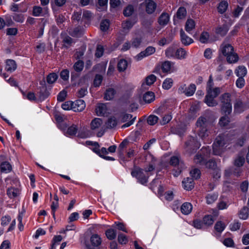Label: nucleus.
Returning a JSON list of instances; mask_svg holds the SVG:
<instances>
[{"mask_svg": "<svg viewBox=\"0 0 249 249\" xmlns=\"http://www.w3.org/2000/svg\"><path fill=\"white\" fill-rule=\"evenodd\" d=\"M226 228L225 224L222 221H218L214 226V229L218 232H222Z\"/></svg>", "mask_w": 249, "mask_h": 249, "instance_id": "de8ad7c7", "label": "nucleus"}, {"mask_svg": "<svg viewBox=\"0 0 249 249\" xmlns=\"http://www.w3.org/2000/svg\"><path fill=\"white\" fill-rule=\"evenodd\" d=\"M249 215V209L247 207H244L239 212V216L242 219H246Z\"/></svg>", "mask_w": 249, "mask_h": 249, "instance_id": "2f4dec72", "label": "nucleus"}, {"mask_svg": "<svg viewBox=\"0 0 249 249\" xmlns=\"http://www.w3.org/2000/svg\"><path fill=\"white\" fill-rule=\"evenodd\" d=\"M155 99V94L152 91H147L143 95V100L145 103L149 104L154 101Z\"/></svg>", "mask_w": 249, "mask_h": 249, "instance_id": "6ab92c4d", "label": "nucleus"}, {"mask_svg": "<svg viewBox=\"0 0 249 249\" xmlns=\"http://www.w3.org/2000/svg\"><path fill=\"white\" fill-rule=\"evenodd\" d=\"M177 49L174 47H169L165 51V55L168 58H175Z\"/></svg>", "mask_w": 249, "mask_h": 249, "instance_id": "72a5a7b5", "label": "nucleus"}, {"mask_svg": "<svg viewBox=\"0 0 249 249\" xmlns=\"http://www.w3.org/2000/svg\"><path fill=\"white\" fill-rule=\"evenodd\" d=\"M187 55V52L183 48L177 49L175 59H184L186 58Z\"/></svg>", "mask_w": 249, "mask_h": 249, "instance_id": "5701e85b", "label": "nucleus"}, {"mask_svg": "<svg viewBox=\"0 0 249 249\" xmlns=\"http://www.w3.org/2000/svg\"><path fill=\"white\" fill-rule=\"evenodd\" d=\"M127 67V62L124 59H121L117 65L118 70L119 71H123L126 70Z\"/></svg>", "mask_w": 249, "mask_h": 249, "instance_id": "79ce46f5", "label": "nucleus"}, {"mask_svg": "<svg viewBox=\"0 0 249 249\" xmlns=\"http://www.w3.org/2000/svg\"><path fill=\"white\" fill-rule=\"evenodd\" d=\"M48 14V8H42L40 6H35L33 8L32 14L35 17H43Z\"/></svg>", "mask_w": 249, "mask_h": 249, "instance_id": "9d476101", "label": "nucleus"}, {"mask_svg": "<svg viewBox=\"0 0 249 249\" xmlns=\"http://www.w3.org/2000/svg\"><path fill=\"white\" fill-rule=\"evenodd\" d=\"M106 234L107 238L109 240L114 239L116 237V231L112 229L107 230Z\"/></svg>", "mask_w": 249, "mask_h": 249, "instance_id": "8fccbe9b", "label": "nucleus"}, {"mask_svg": "<svg viewBox=\"0 0 249 249\" xmlns=\"http://www.w3.org/2000/svg\"><path fill=\"white\" fill-rule=\"evenodd\" d=\"M181 41L183 44L188 46L193 42V40L187 36L184 32L181 29L180 31Z\"/></svg>", "mask_w": 249, "mask_h": 249, "instance_id": "dca6fc26", "label": "nucleus"}, {"mask_svg": "<svg viewBox=\"0 0 249 249\" xmlns=\"http://www.w3.org/2000/svg\"><path fill=\"white\" fill-rule=\"evenodd\" d=\"M228 114H225V116L222 117L219 122V124L221 126H225L230 122V119L227 116Z\"/></svg>", "mask_w": 249, "mask_h": 249, "instance_id": "5fc2aeb1", "label": "nucleus"}, {"mask_svg": "<svg viewBox=\"0 0 249 249\" xmlns=\"http://www.w3.org/2000/svg\"><path fill=\"white\" fill-rule=\"evenodd\" d=\"M173 80L171 78H166L163 82L162 87L164 89H169L173 86Z\"/></svg>", "mask_w": 249, "mask_h": 249, "instance_id": "e433bc0d", "label": "nucleus"}, {"mask_svg": "<svg viewBox=\"0 0 249 249\" xmlns=\"http://www.w3.org/2000/svg\"><path fill=\"white\" fill-rule=\"evenodd\" d=\"M86 107V104L83 100L79 99L73 102V110L75 112H81Z\"/></svg>", "mask_w": 249, "mask_h": 249, "instance_id": "9b49d317", "label": "nucleus"}, {"mask_svg": "<svg viewBox=\"0 0 249 249\" xmlns=\"http://www.w3.org/2000/svg\"><path fill=\"white\" fill-rule=\"evenodd\" d=\"M156 52V49L153 46H148L143 51L141 52L135 56V59L137 61H140L143 58L147 57L154 53Z\"/></svg>", "mask_w": 249, "mask_h": 249, "instance_id": "1a4fd4ad", "label": "nucleus"}, {"mask_svg": "<svg viewBox=\"0 0 249 249\" xmlns=\"http://www.w3.org/2000/svg\"><path fill=\"white\" fill-rule=\"evenodd\" d=\"M131 174L133 177L136 178L138 181L142 184L148 182V177L143 173V170L140 168H136L132 170Z\"/></svg>", "mask_w": 249, "mask_h": 249, "instance_id": "0eeeda50", "label": "nucleus"}, {"mask_svg": "<svg viewBox=\"0 0 249 249\" xmlns=\"http://www.w3.org/2000/svg\"><path fill=\"white\" fill-rule=\"evenodd\" d=\"M215 97L210 96V93L207 94L205 98V103L209 107H214L217 105V102L214 99Z\"/></svg>", "mask_w": 249, "mask_h": 249, "instance_id": "393cba45", "label": "nucleus"}, {"mask_svg": "<svg viewBox=\"0 0 249 249\" xmlns=\"http://www.w3.org/2000/svg\"><path fill=\"white\" fill-rule=\"evenodd\" d=\"M218 197V195L216 194H208L206 196V201L207 204H211L213 203Z\"/></svg>", "mask_w": 249, "mask_h": 249, "instance_id": "49530a36", "label": "nucleus"}, {"mask_svg": "<svg viewBox=\"0 0 249 249\" xmlns=\"http://www.w3.org/2000/svg\"><path fill=\"white\" fill-rule=\"evenodd\" d=\"M96 112L98 116H104L107 113V107L105 104H99L96 108Z\"/></svg>", "mask_w": 249, "mask_h": 249, "instance_id": "f3484780", "label": "nucleus"}, {"mask_svg": "<svg viewBox=\"0 0 249 249\" xmlns=\"http://www.w3.org/2000/svg\"><path fill=\"white\" fill-rule=\"evenodd\" d=\"M157 79L156 76L154 74H150L147 76L145 78V83L147 86L152 85Z\"/></svg>", "mask_w": 249, "mask_h": 249, "instance_id": "a18cd8bd", "label": "nucleus"}, {"mask_svg": "<svg viewBox=\"0 0 249 249\" xmlns=\"http://www.w3.org/2000/svg\"><path fill=\"white\" fill-rule=\"evenodd\" d=\"M18 193V190L15 188H9L7 191V194L10 198L17 196Z\"/></svg>", "mask_w": 249, "mask_h": 249, "instance_id": "37998d69", "label": "nucleus"}, {"mask_svg": "<svg viewBox=\"0 0 249 249\" xmlns=\"http://www.w3.org/2000/svg\"><path fill=\"white\" fill-rule=\"evenodd\" d=\"M245 162L244 156L238 155L234 160V165L237 167L242 166Z\"/></svg>", "mask_w": 249, "mask_h": 249, "instance_id": "58836bf2", "label": "nucleus"}, {"mask_svg": "<svg viewBox=\"0 0 249 249\" xmlns=\"http://www.w3.org/2000/svg\"><path fill=\"white\" fill-rule=\"evenodd\" d=\"M61 107L64 110H69L72 109L73 110V102L70 101L65 102L62 104Z\"/></svg>", "mask_w": 249, "mask_h": 249, "instance_id": "052dcab7", "label": "nucleus"}, {"mask_svg": "<svg viewBox=\"0 0 249 249\" xmlns=\"http://www.w3.org/2000/svg\"><path fill=\"white\" fill-rule=\"evenodd\" d=\"M92 143V142H90ZM95 146L94 148V152L101 158H103L105 155L108 153V151L106 148L102 147L100 149V145L98 143H92Z\"/></svg>", "mask_w": 249, "mask_h": 249, "instance_id": "ddd939ff", "label": "nucleus"}, {"mask_svg": "<svg viewBox=\"0 0 249 249\" xmlns=\"http://www.w3.org/2000/svg\"><path fill=\"white\" fill-rule=\"evenodd\" d=\"M232 133L225 132L219 135L215 139L213 144V154L215 155L220 156L224 151V146L232 140Z\"/></svg>", "mask_w": 249, "mask_h": 249, "instance_id": "f257e3e1", "label": "nucleus"}, {"mask_svg": "<svg viewBox=\"0 0 249 249\" xmlns=\"http://www.w3.org/2000/svg\"><path fill=\"white\" fill-rule=\"evenodd\" d=\"M220 51L227 57L229 63H235L238 60V56L234 52L233 47L230 44L223 42L220 46Z\"/></svg>", "mask_w": 249, "mask_h": 249, "instance_id": "f03ea898", "label": "nucleus"}, {"mask_svg": "<svg viewBox=\"0 0 249 249\" xmlns=\"http://www.w3.org/2000/svg\"><path fill=\"white\" fill-rule=\"evenodd\" d=\"M84 66V62L82 60H79L74 64L73 68L75 71L79 72L83 70Z\"/></svg>", "mask_w": 249, "mask_h": 249, "instance_id": "c9c22d12", "label": "nucleus"}, {"mask_svg": "<svg viewBox=\"0 0 249 249\" xmlns=\"http://www.w3.org/2000/svg\"><path fill=\"white\" fill-rule=\"evenodd\" d=\"M117 124V121L114 117L109 118L107 123V127L108 128H114Z\"/></svg>", "mask_w": 249, "mask_h": 249, "instance_id": "3c124183", "label": "nucleus"}, {"mask_svg": "<svg viewBox=\"0 0 249 249\" xmlns=\"http://www.w3.org/2000/svg\"><path fill=\"white\" fill-rule=\"evenodd\" d=\"M183 187L186 190H191L194 187V181L192 178H187L182 181Z\"/></svg>", "mask_w": 249, "mask_h": 249, "instance_id": "a211bd4d", "label": "nucleus"}, {"mask_svg": "<svg viewBox=\"0 0 249 249\" xmlns=\"http://www.w3.org/2000/svg\"><path fill=\"white\" fill-rule=\"evenodd\" d=\"M196 90V86L195 84H192L187 87L186 92L185 95L187 96H192Z\"/></svg>", "mask_w": 249, "mask_h": 249, "instance_id": "c03bdc74", "label": "nucleus"}, {"mask_svg": "<svg viewBox=\"0 0 249 249\" xmlns=\"http://www.w3.org/2000/svg\"><path fill=\"white\" fill-rule=\"evenodd\" d=\"M202 221L204 225L211 226L214 222L213 217L212 215H205L203 217Z\"/></svg>", "mask_w": 249, "mask_h": 249, "instance_id": "4c0bfd02", "label": "nucleus"}, {"mask_svg": "<svg viewBox=\"0 0 249 249\" xmlns=\"http://www.w3.org/2000/svg\"><path fill=\"white\" fill-rule=\"evenodd\" d=\"M103 125V121L99 118H95L90 123V128L93 131L99 130Z\"/></svg>", "mask_w": 249, "mask_h": 249, "instance_id": "f8f14e48", "label": "nucleus"}, {"mask_svg": "<svg viewBox=\"0 0 249 249\" xmlns=\"http://www.w3.org/2000/svg\"><path fill=\"white\" fill-rule=\"evenodd\" d=\"M209 38V33L207 32H203L200 35L199 41L202 43H207Z\"/></svg>", "mask_w": 249, "mask_h": 249, "instance_id": "6e6d98bb", "label": "nucleus"}, {"mask_svg": "<svg viewBox=\"0 0 249 249\" xmlns=\"http://www.w3.org/2000/svg\"><path fill=\"white\" fill-rule=\"evenodd\" d=\"M195 22L193 19H188L186 22L185 30L191 34V32L195 28Z\"/></svg>", "mask_w": 249, "mask_h": 249, "instance_id": "c756f323", "label": "nucleus"}, {"mask_svg": "<svg viewBox=\"0 0 249 249\" xmlns=\"http://www.w3.org/2000/svg\"><path fill=\"white\" fill-rule=\"evenodd\" d=\"M207 94L210 93V96L216 97L220 93V90L219 88H215L212 89H209V90L207 91Z\"/></svg>", "mask_w": 249, "mask_h": 249, "instance_id": "69168bd1", "label": "nucleus"}, {"mask_svg": "<svg viewBox=\"0 0 249 249\" xmlns=\"http://www.w3.org/2000/svg\"><path fill=\"white\" fill-rule=\"evenodd\" d=\"M220 100L222 103V112L225 114H230L232 110V106L231 103V95L228 93L223 94L220 97Z\"/></svg>", "mask_w": 249, "mask_h": 249, "instance_id": "39448f33", "label": "nucleus"}, {"mask_svg": "<svg viewBox=\"0 0 249 249\" xmlns=\"http://www.w3.org/2000/svg\"><path fill=\"white\" fill-rule=\"evenodd\" d=\"M62 38L63 46L66 49L70 47L73 42V39L67 35L63 36Z\"/></svg>", "mask_w": 249, "mask_h": 249, "instance_id": "cd10ccee", "label": "nucleus"}, {"mask_svg": "<svg viewBox=\"0 0 249 249\" xmlns=\"http://www.w3.org/2000/svg\"><path fill=\"white\" fill-rule=\"evenodd\" d=\"M234 111L236 113H240L243 112L245 109L243 103L240 101H237L234 106Z\"/></svg>", "mask_w": 249, "mask_h": 249, "instance_id": "473e14b6", "label": "nucleus"}, {"mask_svg": "<svg viewBox=\"0 0 249 249\" xmlns=\"http://www.w3.org/2000/svg\"><path fill=\"white\" fill-rule=\"evenodd\" d=\"M200 146V143L196 138L193 137H189L185 142V149L187 154L191 155Z\"/></svg>", "mask_w": 249, "mask_h": 249, "instance_id": "20e7f679", "label": "nucleus"}, {"mask_svg": "<svg viewBox=\"0 0 249 249\" xmlns=\"http://www.w3.org/2000/svg\"><path fill=\"white\" fill-rule=\"evenodd\" d=\"M192 208V205L190 203L185 202L181 205L180 210L183 214L187 215L191 212Z\"/></svg>", "mask_w": 249, "mask_h": 249, "instance_id": "aec40b11", "label": "nucleus"}, {"mask_svg": "<svg viewBox=\"0 0 249 249\" xmlns=\"http://www.w3.org/2000/svg\"><path fill=\"white\" fill-rule=\"evenodd\" d=\"M174 64V63L169 61H164V62L162 63L161 65L162 71L165 73L171 72L172 68Z\"/></svg>", "mask_w": 249, "mask_h": 249, "instance_id": "4be33fe9", "label": "nucleus"}, {"mask_svg": "<svg viewBox=\"0 0 249 249\" xmlns=\"http://www.w3.org/2000/svg\"><path fill=\"white\" fill-rule=\"evenodd\" d=\"M159 120V118L157 116L154 115H150L147 120V123L151 125H153L155 124Z\"/></svg>", "mask_w": 249, "mask_h": 249, "instance_id": "864d4df0", "label": "nucleus"}, {"mask_svg": "<svg viewBox=\"0 0 249 249\" xmlns=\"http://www.w3.org/2000/svg\"><path fill=\"white\" fill-rule=\"evenodd\" d=\"M116 94L115 90L113 88L107 89L104 94V99L106 100H111L113 99Z\"/></svg>", "mask_w": 249, "mask_h": 249, "instance_id": "b1692460", "label": "nucleus"}, {"mask_svg": "<svg viewBox=\"0 0 249 249\" xmlns=\"http://www.w3.org/2000/svg\"><path fill=\"white\" fill-rule=\"evenodd\" d=\"M247 73V70L245 66H239L235 71V73L238 77H244Z\"/></svg>", "mask_w": 249, "mask_h": 249, "instance_id": "a878e982", "label": "nucleus"}, {"mask_svg": "<svg viewBox=\"0 0 249 249\" xmlns=\"http://www.w3.org/2000/svg\"><path fill=\"white\" fill-rule=\"evenodd\" d=\"M137 22L136 19L133 20H128L122 23V27L125 30H129Z\"/></svg>", "mask_w": 249, "mask_h": 249, "instance_id": "a19ab883", "label": "nucleus"}, {"mask_svg": "<svg viewBox=\"0 0 249 249\" xmlns=\"http://www.w3.org/2000/svg\"><path fill=\"white\" fill-rule=\"evenodd\" d=\"M186 14V9L183 7H181L178 8L177 13V17L178 18L181 19L185 17Z\"/></svg>", "mask_w": 249, "mask_h": 249, "instance_id": "4d7b16f0", "label": "nucleus"}, {"mask_svg": "<svg viewBox=\"0 0 249 249\" xmlns=\"http://www.w3.org/2000/svg\"><path fill=\"white\" fill-rule=\"evenodd\" d=\"M146 11L149 14H152L155 10L157 4L153 0H145Z\"/></svg>", "mask_w": 249, "mask_h": 249, "instance_id": "4468645a", "label": "nucleus"}, {"mask_svg": "<svg viewBox=\"0 0 249 249\" xmlns=\"http://www.w3.org/2000/svg\"><path fill=\"white\" fill-rule=\"evenodd\" d=\"M13 18L15 21L20 23H22L25 19L24 15L22 14H15Z\"/></svg>", "mask_w": 249, "mask_h": 249, "instance_id": "0e129e2a", "label": "nucleus"}, {"mask_svg": "<svg viewBox=\"0 0 249 249\" xmlns=\"http://www.w3.org/2000/svg\"><path fill=\"white\" fill-rule=\"evenodd\" d=\"M58 78L57 75L55 73H51L47 77V81L49 84L54 83Z\"/></svg>", "mask_w": 249, "mask_h": 249, "instance_id": "603ef678", "label": "nucleus"}, {"mask_svg": "<svg viewBox=\"0 0 249 249\" xmlns=\"http://www.w3.org/2000/svg\"><path fill=\"white\" fill-rule=\"evenodd\" d=\"M63 238L61 235H55L53 237L52 240L51 248L50 249H55L57 245L62 241Z\"/></svg>", "mask_w": 249, "mask_h": 249, "instance_id": "ea45409f", "label": "nucleus"}, {"mask_svg": "<svg viewBox=\"0 0 249 249\" xmlns=\"http://www.w3.org/2000/svg\"><path fill=\"white\" fill-rule=\"evenodd\" d=\"M17 64L16 62L12 59H8L6 61L5 70L7 71L12 72L17 69Z\"/></svg>", "mask_w": 249, "mask_h": 249, "instance_id": "2eb2a0df", "label": "nucleus"}, {"mask_svg": "<svg viewBox=\"0 0 249 249\" xmlns=\"http://www.w3.org/2000/svg\"><path fill=\"white\" fill-rule=\"evenodd\" d=\"M104 49L103 46L98 45L96 47L95 55L97 58L101 57L104 53Z\"/></svg>", "mask_w": 249, "mask_h": 249, "instance_id": "13d9d810", "label": "nucleus"}, {"mask_svg": "<svg viewBox=\"0 0 249 249\" xmlns=\"http://www.w3.org/2000/svg\"><path fill=\"white\" fill-rule=\"evenodd\" d=\"M118 240L119 243L121 244H125L128 242L127 237L123 233L118 235Z\"/></svg>", "mask_w": 249, "mask_h": 249, "instance_id": "338daca9", "label": "nucleus"}, {"mask_svg": "<svg viewBox=\"0 0 249 249\" xmlns=\"http://www.w3.org/2000/svg\"><path fill=\"white\" fill-rule=\"evenodd\" d=\"M210 154V148L209 146L202 147L200 151L195 156L194 162L196 164L202 165L205 163L206 158L209 157Z\"/></svg>", "mask_w": 249, "mask_h": 249, "instance_id": "423d86ee", "label": "nucleus"}, {"mask_svg": "<svg viewBox=\"0 0 249 249\" xmlns=\"http://www.w3.org/2000/svg\"><path fill=\"white\" fill-rule=\"evenodd\" d=\"M170 17L169 15L166 13H163L160 16L158 22L161 26H165L167 24L169 21Z\"/></svg>", "mask_w": 249, "mask_h": 249, "instance_id": "412c9836", "label": "nucleus"}, {"mask_svg": "<svg viewBox=\"0 0 249 249\" xmlns=\"http://www.w3.org/2000/svg\"><path fill=\"white\" fill-rule=\"evenodd\" d=\"M60 76L63 80H68L69 78V71L67 69L63 70L60 72Z\"/></svg>", "mask_w": 249, "mask_h": 249, "instance_id": "774afa93", "label": "nucleus"}, {"mask_svg": "<svg viewBox=\"0 0 249 249\" xmlns=\"http://www.w3.org/2000/svg\"><path fill=\"white\" fill-rule=\"evenodd\" d=\"M207 124V119L204 117L198 118L196 122V126L198 128L197 135L202 140L206 139L209 136Z\"/></svg>", "mask_w": 249, "mask_h": 249, "instance_id": "7ed1b4c3", "label": "nucleus"}, {"mask_svg": "<svg viewBox=\"0 0 249 249\" xmlns=\"http://www.w3.org/2000/svg\"><path fill=\"white\" fill-rule=\"evenodd\" d=\"M67 0H54L53 4H52L53 11L55 10L56 7H62L64 5Z\"/></svg>", "mask_w": 249, "mask_h": 249, "instance_id": "09e8293b", "label": "nucleus"}, {"mask_svg": "<svg viewBox=\"0 0 249 249\" xmlns=\"http://www.w3.org/2000/svg\"><path fill=\"white\" fill-rule=\"evenodd\" d=\"M136 117L132 118V115L129 114L122 113L120 115L119 120L121 123H125L122 126V128L128 127L133 124Z\"/></svg>", "mask_w": 249, "mask_h": 249, "instance_id": "6e6552de", "label": "nucleus"}, {"mask_svg": "<svg viewBox=\"0 0 249 249\" xmlns=\"http://www.w3.org/2000/svg\"><path fill=\"white\" fill-rule=\"evenodd\" d=\"M109 26V22L107 19L103 20L100 23V29L102 31H107Z\"/></svg>", "mask_w": 249, "mask_h": 249, "instance_id": "e2e57ef3", "label": "nucleus"}, {"mask_svg": "<svg viewBox=\"0 0 249 249\" xmlns=\"http://www.w3.org/2000/svg\"><path fill=\"white\" fill-rule=\"evenodd\" d=\"M77 126L73 124L68 128L67 133L70 136L75 135L77 132Z\"/></svg>", "mask_w": 249, "mask_h": 249, "instance_id": "bf43d9fd", "label": "nucleus"}, {"mask_svg": "<svg viewBox=\"0 0 249 249\" xmlns=\"http://www.w3.org/2000/svg\"><path fill=\"white\" fill-rule=\"evenodd\" d=\"M91 244L95 247L99 246L101 244V238L97 234H93L90 238Z\"/></svg>", "mask_w": 249, "mask_h": 249, "instance_id": "7c9ffc66", "label": "nucleus"}, {"mask_svg": "<svg viewBox=\"0 0 249 249\" xmlns=\"http://www.w3.org/2000/svg\"><path fill=\"white\" fill-rule=\"evenodd\" d=\"M228 7V3L227 1L225 0L222 1L219 3L217 7L218 12L220 14H223L226 12Z\"/></svg>", "mask_w": 249, "mask_h": 249, "instance_id": "f704fd0d", "label": "nucleus"}, {"mask_svg": "<svg viewBox=\"0 0 249 249\" xmlns=\"http://www.w3.org/2000/svg\"><path fill=\"white\" fill-rule=\"evenodd\" d=\"M229 28L227 25L224 24L221 26H219L216 29L215 32L217 34L223 36H225L228 32Z\"/></svg>", "mask_w": 249, "mask_h": 249, "instance_id": "bb28decb", "label": "nucleus"}, {"mask_svg": "<svg viewBox=\"0 0 249 249\" xmlns=\"http://www.w3.org/2000/svg\"><path fill=\"white\" fill-rule=\"evenodd\" d=\"M0 170L3 173H8L12 170V166L7 161L2 162L0 165Z\"/></svg>", "mask_w": 249, "mask_h": 249, "instance_id": "c85d7f7f", "label": "nucleus"}, {"mask_svg": "<svg viewBox=\"0 0 249 249\" xmlns=\"http://www.w3.org/2000/svg\"><path fill=\"white\" fill-rule=\"evenodd\" d=\"M134 12V7L132 5L127 6L124 10V15L125 17L131 16Z\"/></svg>", "mask_w": 249, "mask_h": 249, "instance_id": "680f3d73", "label": "nucleus"}]
</instances>
